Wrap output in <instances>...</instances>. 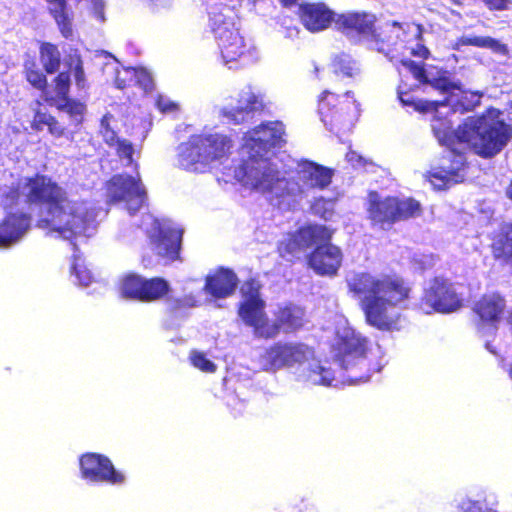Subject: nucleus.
<instances>
[{"instance_id": "obj_48", "label": "nucleus", "mask_w": 512, "mask_h": 512, "mask_svg": "<svg viewBox=\"0 0 512 512\" xmlns=\"http://www.w3.org/2000/svg\"><path fill=\"white\" fill-rule=\"evenodd\" d=\"M27 80L38 89H42L46 85V77L39 71L29 70Z\"/></svg>"}, {"instance_id": "obj_16", "label": "nucleus", "mask_w": 512, "mask_h": 512, "mask_svg": "<svg viewBox=\"0 0 512 512\" xmlns=\"http://www.w3.org/2000/svg\"><path fill=\"white\" fill-rule=\"evenodd\" d=\"M214 145L218 153L223 151V143L219 138H196L190 137L189 141L178 146V165L191 172H205L211 168V154H203L201 145ZM215 156V154H213ZM216 155H218L216 153Z\"/></svg>"}, {"instance_id": "obj_30", "label": "nucleus", "mask_w": 512, "mask_h": 512, "mask_svg": "<svg viewBox=\"0 0 512 512\" xmlns=\"http://www.w3.org/2000/svg\"><path fill=\"white\" fill-rule=\"evenodd\" d=\"M304 310L296 305L281 308L277 314V323L285 332H292L304 324Z\"/></svg>"}, {"instance_id": "obj_46", "label": "nucleus", "mask_w": 512, "mask_h": 512, "mask_svg": "<svg viewBox=\"0 0 512 512\" xmlns=\"http://www.w3.org/2000/svg\"><path fill=\"white\" fill-rule=\"evenodd\" d=\"M457 507L460 512H482L483 510V506L479 501H474L469 498L460 499Z\"/></svg>"}, {"instance_id": "obj_12", "label": "nucleus", "mask_w": 512, "mask_h": 512, "mask_svg": "<svg viewBox=\"0 0 512 512\" xmlns=\"http://www.w3.org/2000/svg\"><path fill=\"white\" fill-rule=\"evenodd\" d=\"M107 197L110 202L124 204L133 215L145 204L147 193L139 173L136 176L117 174L107 183Z\"/></svg>"}, {"instance_id": "obj_10", "label": "nucleus", "mask_w": 512, "mask_h": 512, "mask_svg": "<svg viewBox=\"0 0 512 512\" xmlns=\"http://www.w3.org/2000/svg\"><path fill=\"white\" fill-rule=\"evenodd\" d=\"M462 301L461 294L453 283L436 277L424 288L419 307L426 314L450 313L458 310Z\"/></svg>"}, {"instance_id": "obj_22", "label": "nucleus", "mask_w": 512, "mask_h": 512, "mask_svg": "<svg viewBox=\"0 0 512 512\" xmlns=\"http://www.w3.org/2000/svg\"><path fill=\"white\" fill-rule=\"evenodd\" d=\"M309 256V266L319 275L334 276L341 266L343 254L339 247L319 242Z\"/></svg>"}, {"instance_id": "obj_39", "label": "nucleus", "mask_w": 512, "mask_h": 512, "mask_svg": "<svg viewBox=\"0 0 512 512\" xmlns=\"http://www.w3.org/2000/svg\"><path fill=\"white\" fill-rule=\"evenodd\" d=\"M399 99L403 105L413 106L415 110L430 112L433 109L437 108V101L430 100H413L408 93H399Z\"/></svg>"}, {"instance_id": "obj_3", "label": "nucleus", "mask_w": 512, "mask_h": 512, "mask_svg": "<svg viewBox=\"0 0 512 512\" xmlns=\"http://www.w3.org/2000/svg\"><path fill=\"white\" fill-rule=\"evenodd\" d=\"M351 292L362 295V306L367 322L382 330L397 328L396 307H404L410 287L400 277L358 273L348 280Z\"/></svg>"}, {"instance_id": "obj_26", "label": "nucleus", "mask_w": 512, "mask_h": 512, "mask_svg": "<svg viewBox=\"0 0 512 512\" xmlns=\"http://www.w3.org/2000/svg\"><path fill=\"white\" fill-rule=\"evenodd\" d=\"M303 25L311 32L326 29L333 20V12L323 3L305 4L300 7Z\"/></svg>"}, {"instance_id": "obj_28", "label": "nucleus", "mask_w": 512, "mask_h": 512, "mask_svg": "<svg viewBox=\"0 0 512 512\" xmlns=\"http://www.w3.org/2000/svg\"><path fill=\"white\" fill-rule=\"evenodd\" d=\"M49 14L54 19L61 35L66 39L73 37L74 13L67 0H45Z\"/></svg>"}, {"instance_id": "obj_60", "label": "nucleus", "mask_w": 512, "mask_h": 512, "mask_svg": "<svg viewBox=\"0 0 512 512\" xmlns=\"http://www.w3.org/2000/svg\"><path fill=\"white\" fill-rule=\"evenodd\" d=\"M486 348L493 354H496V351L493 349L490 342H486Z\"/></svg>"}, {"instance_id": "obj_56", "label": "nucleus", "mask_w": 512, "mask_h": 512, "mask_svg": "<svg viewBox=\"0 0 512 512\" xmlns=\"http://www.w3.org/2000/svg\"><path fill=\"white\" fill-rule=\"evenodd\" d=\"M347 157V160L349 162H354L356 159L357 161H360L361 160V157L360 156H357V154L355 152H350L346 155Z\"/></svg>"}, {"instance_id": "obj_27", "label": "nucleus", "mask_w": 512, "mask_h": 512, "mask_svg": "<svg viewBox=\"0 0 512 512\" xmlns=\"http://www.w3.org/2000/svg\"><path fill=\"white\" fill-rule=\"evenodd\" d=\"M237 283L238 278L233 271L221 268L206 278L204 290L215 298H226L235 291Z\"/></svg>"}, {"instance_id": "obj_11", "label": "nucleus", "mask_w": 512, "mask_h": 512, "mask_svg": "<svg viewBox=\"0 0 512 512\" xmlns=\"http://www.w3.org/2000/svg\"><path fill=\"white\" fill-rule=\"evenodd\" d=\"M366 345V339L346 322L338 326L334 348L336 360L342 368L349 370L356 366L365 367Z\"/></svg>"}, {"instance_id": "obj_52", "label": "nucleus", "mask_w": 512, "mask_h": 512, "mask_svg": "<svg viewBox=\"0 0 512 512\" xmlns=\"http://www.w3.org/2000/svg\"><path fill=\"white\" fill-rule=\"evenodd\" d=\"M414 260L419 264L422 270L432 267L435 263L434 257L431 255H422L420 258H415Z\"/></svg>"}, {"instance_id": "obj_36", "label": "nucleus", "mask_w": 512, "mask_h": 512, "mask_svg": "<svg viewBox=\"0 0 512 512\" xmlns=\"http://www.w3.org/2000/svg\"><path fill=\"white\" fill-rule=\"evenodd\" d=\"M464 45H472L476 47L489 48L495 52L505 54L507 52L506 45L491 37L464 35L461 38Z\"/></svg>"}, {"instance_id": "obj_21", "label": "nucleus", "mask_w": 512, "mask_h": 512, "mask_svg": "<svg viewBox=\"0 0 512 512\" xmlns=\"http://www.w3.org/2000/svg\"><path fill=\"white\" fill-rule=\"evenodd\" d=\"M80 468L82 477L90 482H108L120 484L124 475L115 470L112 462L105 456L88 453L81 457Z\"/></svg>"}, {"instance_id": "obj_6", "label": "nucleus", "mask_w": 512, "mask_h": 512, "mask_svg": "<svg viewBox=\"0 0 512 512\" xmlns=\"http://www.w3.org/2000/svg\"><path fill=\"white\" fill-rule=\"evenodd\" d=\"M497 109H489L476 118H468L458 128L460 145H468L482 157L498 154L512 138V128L499 118Z\"/></svg>"}, {"instance_id": "obj_23", "label": "nucleus", "mask_w": 512, "mask_h": 512, "mask_svg": "<svg viewBox=\"0 0 512 512\" xmlns=\"http://www.w3.org/2000/svg\"><path fill=\"white\" fill-rule=\"evenodd\" d=\"M295 172L298 180L301 182L297 183L302 189V195L299 201L303 198L305 188L324 189L331 183L334 175L332 169L309 160L299 161Z\"/></svg>"}, {"instance_id": "obj_34", "label": "nucleus", "mask_w": 512, "mask_h": 512, "mask_svg": "<svg viewBox=\"0 0 512 512\" xmlns=\"http://www.w3.org/2000/svg\"><path fill=\"white\" fill-rule=\"evenodd\" d=\"M493 253L496 258H512V224L503 227L502 234L493 243Z\"/></svg>"}, {"instance_id": "obj_4", "label": "nucleus", "mask_w": 512, "mask_h": 512, "mask_svg": "<svg viewBox=\"0 0 512 512\" xmlns=\"http://www.w3.org/2000/svg\"><path fill=\"white\" fill-rule=\"evenodd\" d=\"M234 178L245 188L261 193L271 205L290 210L299 203L302 189L294 177H286L270 156L245 155Z\"/></svg>"}, {"instance_id": "obj_54", "label": "nucleus", "mask_w": 512, "mask_h": 512, "mask_svg": "<svg viewBox=\"0 0 512 512\" xmlns=\"http://www.w3.org/2000/svg\"><path fill=\"white\" fill-rule=\"evenodd\" d=\"M47 118H53L50 115H47L45 113H37L34 118V125L36 129H40V124H49V120Z\"/></svg>"}, {"instance_id": "obj_29", "label": "nucleus", "mask_w": 512, "mask_h": 512, "mask_svg": "<svg viewBox=\"0 0 512 512\" xmlns=\"http://www.w3.org/2000/svg\"><path fill=\"white\" fill-rule=\"evenodd\" d=\"M331 68L334 75L341 80L356 79L361 74L359 62L350 54L344 52L333 57Z\"/></svg>"}, {"instance_id": "obj_19", "label": "nucleus", "mask_w": 512, "mask_h": 512, "mask_svg": "<svg viewBox=\"0 0 512 512\" xmlns=\"http://www.w3.org/2000/svg\"><path fill=\"white\" fill-rule=\"evenodd\" d=\"M224 65L229 69L254 63L257 59L256 49L248 45L239 30L230 32L229 35L217 39Z\"/></svg>"}, {"instance_id": "obj_37", "label": "nucleus", "mask_w": 512, "mask_h": 512, "mask_svg": "<svg viewBox=\"0 0 512 512\" xmlns=\"http://www.w3.org/2000/svg\"><path fill=\"white\" fill-rule=\"evenodd\" d=\"M336 197H318L315 198L311 205V210L315 215L320 216L325 220L331 219L334 214Z\"/></svg>"}, {"instance_id": "obj_31", "label": "nucleus", "mask_w": 512, "mask_h": 512, "mask_svg": "<svg viewBox=\"0 0 512 512\" xmlns=\"http://www.w3.org/2000/svg\"><path fill=\"white\" fill-rule=\"evenodd\" d=\"M196 138H205V139L219 138V140H221V142L223 143V148H224L223 151L219 152V155H215V157L211 158V166L216 163H221L223 159L227 158V156L230 152V149L232 147L231 140L223 134H219V133L202 134V135H196ZM217 148L218 147L214 146V145H206V144L201 145L203 154H211V156H214L213 154H216V153L218 154Z\"/></svg>"}, {"instance_id": "obj_13", "label": "nucleus", "mask_w": 512, "mask_h": 512, "mask_svg": "<svg viewBox=\"0 0 512 512\" xmlns=\"http://www.w3.org/2000/svg\"><path fill=\"white\" fill-rule=\"evenodd\" d=\"M241 292L246 297L245 302L239 309V315L243 321L255 328V334L259 337L272 338L277 335L279 325L267 323L263 308L264 302L258 296L256 282H246L241 287Z\"/></svg>"}, {"instance_id": "obj_17", "label": "nucleus", "mask_w": 512, "mask_h": 512, "mask_svg": "<svg viewBox=\"0 0 512 512\" xmlns=\"http://www.w3.org/2000/svg\"><path fill=\"white\" fill-rule=\"evenodd\" d=\"M335 102H337V97L325 91L318 107L321 120L326 126L330 125L331 131L334 128L349 130L359 115L358 104L355 100H347L339 109H335Z\"/></svg>"}, {"instance_id": "obj_47", "label": "nucleus", "mask_w": 512, "mask_h": 512, "mask_svg": "<svg viewBox=\"0 0 512 512\" xmlns=\"http://www.w3.org/2000/svg\"><path fill=\"white\" fill-rule=\"evenodd\" d=\"M128 70H135L133 67H126L122 70L116 69V76H115V85L119 89L125 88L127 85H129L131 82L134 81V77L127 76L126 72Z\"/></svg>"}, {"instance_id": "obj_58", "label": "nucleus", "mask_w": 512, "mask_h": 512, "mask_svg": "<svg viewBox=\"0 0 512 512\" xmlns=\"http://www.w3.org/2000/svg\"><path fill=\"white\" fill-rule=\"evenodd\" d=\"M297 0H280V2L284 5V6H290L292 4H294Z\"/></svg>"}, {"instance_id": "obj_40", "label": "nucleus", "mask_w": 512, "mask_h": 512, "mask_svg": "<svg viewBox=\"0 0 512 512\" xmlns=\"http://www.w3.org/2000/svg\"><path fill=\"white\" fill-rule=\"evenodd\" d=\"M64 104L60 105V108L70 115L73 122L77 125L82 121V117L85 111L84 104L69 99H63Z\"/></svg>"}, {"instance_id": "obj_45", "label": "nucleus", "mask_w": 512, "mask_h": 512, "mask_svg": "<svg viewBox=\"0 0 512 512\" xmlns=\"http://www.w3.org/2000/svg\"><path fill=\"white\" fill-rule=\"evenodd\" d=\"M71 63L70 65H74V77L76 81V85L79 88H83L85 86V73L83 69L82 60L78 55L70 57Z\"/></svg>"}, {"instance_id": "obj_9", "label": "nucleus", "mask_w": 512, "mask_h": 512, "mask_svg": "<svg viewBox=\"0 0 512 512\" xmlns=\"http://www.w3.org/2000/svg\"><path fill=\"white\" fill-rule=\"evenodd\" d=\"M376 17L367 12H350L342 14L336 20L339 29L354 41H367L371 48L389 56L394 43L385 42L376 34Z\"/></svg>"}, {"instance_id": "obj_18", "label": "nucleus", "mask_w": 512, "mask_h": 512, "mask_svg": "<svg viewBox=\"0 0 512 512\" xmlns=\"http://www.w3.org/2000/svg\"><path fill=\"white\" fill-rule=\"evenodd\" d=\"M263 100L259 94H256L251 86L244 87L237 97L227 99V102L221 107L220 114L226 119L227 123L241 124L251 118L252 114L262 109Z\"/></svg>"}, {"instance_id": "obj_2", "label": "nucleus", "mask_w": 512, "mask_h": 512, "mask_svg": "<svg viewBox=\"0 0 512 512\" xmlns=\"http://www.w3.org/2000/svg\"><path fill=\"white\" fill-rule=\"evenodd\" d=\"M413 77L420 83L430 85L445 96L444 100L437 101L436 115L432 119V130L441 145L450 148L447 155L449 165L442 164L429 172V181L435 189L442 190L461 183L465 178V157L455 147L460 144L457 137L458 129H452V121L446 117L442 118L439 108L450 107L453 113H463L471 110L480 103L482 93L479 91L464 90L458 80L450 77L448 71L435 67L424 68L420 63L412 60L402 62Z\"/></svg>"}, {"instance_id": "obj_49", "label": "nucleus", "mask_w": 512, "mask_h": 512, "mask_svg": "<svg viewBox=\"0 0 512 512\" xmlns=\"http://www.w3.org/2000/svg\"><path fill=\"white\" fill-rule=\"evenodd\" d=\"M156 105L161 112L167 113L177 109V104L165 96H158Z\"/></svg>"}, {"instance_id": "obj_43", "label": "nucleus", "mask_w": 512, "mask_h": 512, "mask_svg": "<svg viewBox=\"0 0 512 512\" xmlns=\"http://www.w3.org/2000/svg\"><path fill=\"white\" fill-rule=\"evenodd\" d=\"M114 145L117 146L118 156L126 161V165H130L133 162L134 148L128 140H118Z\"/></svg>"}, {"instance_id": "obj_7", "label": "nucleus", "mask_w": 512, "mask_h": 512, "mask_svg": "<svg viewBox=\"0 0 512 512\" xmlns=\"http://www.w3.org/2000/svg\"><path fill=\"white\" fill-rule=\"evenodd\" d=\"M367 211L374 226L387 229L396 221L417 216L420 204L412 198H382L377 192H370Z\"/></svg>"}, {"instance_id": "obj_5", "label": "nucleus", "mask_w": 512, "mask_h": 512, "mask_svg": "<svg viewBox=\"0 0 512 512\" xmlns=\"http://www.w3.org/2000/svg\"><path fill=\"white\" fill-rule=\"evenodd\" d=\"M259 364L265 371L296 366V379L312 385L330 386L334 380L333 371L322 366L313 350L303 343H276L260 355Z\"/></svg>"}, {"instance_id": "obj_38", "label": "nucleus", "mask_w": 512, "mask_h": 512, "mask_svg": "<svg viewBox=\"0 0 512 512\" xmlns=\"http://www.w3.org/2000/svg\"><path fill=\"white\" fill-rule=\"evenodd\" d=\"M113 121V115L105 114L100 122V134L102 135L104 141L111 146L119 140L114 128L112 127Z\"/></svg>"}, {"instance_id": "obj_59", "label": "nucleus", "mask_w": 512, "mask_h": 512, "mask_svg": "<svg viewBox=\"0 0 512 512\" xmlns=\"http://www.w3.org/2000/svg\"><path fill=\"white\" fill-rule=\"evenodd\" d=\"M387 28H389V29H400L401 26H400L399 23L393 22L391 25H388Z\"/></svg>"}, {"instance_id": "obj_15", "label": "nucleus", "mask_w": 512, "mask_h": 512, "mask_svg": "<svg viewBox=\"0 0 512 512\" xmlns=\"http://www.w3.org/2000/svg\"><path fill=\"white\" fill-rule=\"evenodd\" d=\"M331 231L322 225H309L285 237L278 246L280 256L286 260L298 257L306 249L331 239Z\"/></svg>"}, {"instance_id": "obj_32", "label": "nucleus", "mask_w": 512, "mask_h": 512, "mask_svg": "<svg viewBox=\"0 0 512 512\" xmlns=\"http://www.w3.org/2000/svg\"><path fill=\"white\" fill-rule=\"evenodd\" d=\"M142 302H151L161 299L169 292V284L162 278L145 279Z\"/></svg>"}, {"instance_id": "obj_61", "label": "nucleus", "mask_w": 512, "mask_h": 512, "mask_svg": "<svg viewBox=\"0 0 512 512\" xmlns=\"http://www.w3.org/2000/svg\"><path fill=\"white\" fill-rule=\"evenodd\" d=\"M507 196L512 199V181H511V184L509 185L508 189H507Z\"/></svg>"}, {"instance_id": "obj_8", "label": "nucleus", "mask_w": 512, "mask_h": 512, "mask_svg": "<svg viewBox=\"0 0 512 512\" xmlns=\"http://www.w3.org/2000/svg\"><path fill=\"white\" fill-rule=\"evenodd\" d=\"M141 227L159 256L167 261L179 258L183 229L171 220L160 221L151 214L143 215Z\"/></svg>"}, {"instance_id": "obj_20", "label": "nucleus", "mask_w": 512, "mask_h": 512, "mask_svg": "<svg viewBox=\"0 0 512 512\" xmlns=\"http://www.w3.org/2000/svg\"><path fill=\"white\" fill-rule=\"evenodd\" d=\"M506 308L505 299L496 293L486 294L474 305V312L478 317L476 328L483 336L493 334L497 328Z\"/></svg>"}, {"instance_id": "obj_35", "label": "nucleus", "mask_w": 512, "mask_h": 512, "mask_svg": "<svg viewBox=\"0 0 512 512\" xmlns=\"http://www.w3.org/2000/svg\"><path fill=\"white\" fill-rule=\"evenodd\" d=\"M60 52L57 46L44 43L40 49L41 63L47 73H55L60 67Z\"/></svg>"}, {"instance_id": "obj_63", "label": "nucleus", "mask_w": 512, "mask_h": 512, "mask_svg": "<svg viewBox=\"0 0 512 512\" xmlns=\"http://www.w3.org/2000/svg\"><path fill=\"white\" fill-rule=\"evenodd\" d=\"M345 96L348 98L350 96V92H346Z\"/></svg>"}, {"instance_id": "obj_14", "label": "nucleus", "mask_w": 512, "mask_h": 512, "mask_svg": "<svg viewBox=\"0 0 512 512\" xmlns=\"http://www.w3.org/2000/svg\"><path fill=\"white\" fill-rule=\"evenodd\" d=\"M284 127L281 122L262 124L244 137L241 155L270 156L272 148L279 147L283 142Z\"/></svg>"}, {"instance_id": "obj_57", "label": "nucleus", "mask_w": 512, "mask_h": 512, "mask_svg": "<svg viewBox=\"0 0 512 512\" xmlns=\"http://www.w3.org/2000/svg\"><path fill=\"white\" fill-rule=\"evenodd\" d=\"M351 377H352V381H353V382H355V383H356V382H366V381H368V379H369V376H368V375H367V376H365V377L361 376V377H359V378H358L357 376H351Z\"/></svg>"}, {"instance_id": "obj_33", "label": "nucleus", "mask_w": 512, "mask_h": 512, "mask_svg": "<svg viewBox=\"0 0 512 512\" xmlns=\"http://www.w3.org/2000/svg\"><path fill=\"white\" fill-rule=\"evenodd\" d=\"M145 279L138 275H128L123 278L120 291L125 298L141 301Z\"/></svg>"}, {"instance_id": "obj_53", "label": "nucleus", "mask_w": 512, "mask_h": 512, "mask_svg": "<svg viewBox=\"0 0 512 512\" xmlns=\"http://www.w3.org/2000/svg\"><path fill=\"white\" fill-rule=\"evenodd\" d=\"M49 120L48 129L52 135L60 136L63 134V128L54 118H47Z\"/></svg>"}, {"instance_id": "obj_42", "label": "nucleus", "mask_w": 512, "mask_h": 512, "mask_svg": "<svg viewBox=\"0 0 512 512\" xmlns=\"http://www.w3.org/2000/svg\"><path fill=\"white\" fill-rule=\"evenodd\" d=\"M190 360L192 365L201 371L214 372L216 370V365L202 352L192 351L190 354Z\"/></svg>"}, {"instance_id": "obj_41", "label": "nucleus", "mask_w": 512, "mask_h": 512, "mask_svg": "<svg viewBox=\"0 0 512 512\" xmlns=\"http://www.w3.org/2000/svg\"><path fill=\"white\" fill-rule=\"evenodd\" d=\"M127 76L134 77V82L142 87L145 91H149L153 87V79L151 74L144 68H135V70H128Z\"/></svg>"}, {"instance_id": "obj_62", "label": "nucleus", "mask_w": 512, "mask_h": 512, "mask_svg": "<svg viewBox=\"0 0 512 512\" xmlns=\"http://www.w3.org/2000/svg\"><path fill=\"white\" fill-rule=\"evenodd\" d=\"M416 31H417V36L420 37V35L422 33V27L420 25H416Z\"/></svg>"}, {"instance_id": "obj_44", "label": "nucleus", "mask_w": 512, "mask_h": 512, "mask_svg": "<svg viewBox=\"0 0 512 512\" xmlns=\"http://www.w3.org/2000/svg\"><path fill=\"white\" fill-rule=\"evenodd\" d=\"M56 93L62 100L66 99L70 86V75L67 72L60 73L56 79Z\"/></svg>"}, {"instance_id": "obj_25", "label": "nucleus", "mask_w": 512, "mask_h": 512, "mask_svg": "<svg viewBox=\"0 0 512 512\" xmlns=\"http://www.w3.org/2000/svg\"><path fill=\"white\" fill-rule=\"evenodd\" d=\"M30 228L26 214H9L0 224V248H7L19 241Z\"/></svg>"}, {"instance_id": "obj_55", "label": "nucleus", "mask_w": 512, "mask_h": 512, "mask_svg": "<svg viewBox=\"0 0 512 512\" xmlns=\"http://www.w3.org/2000/svg\"><path fill=\"white\" fill-rule=\"evenodd\" d=\"M413 54L421 58H427L429 50L424 45L417 44L416 48L413 49Z\"/></svg>"}, {"instance_id": "obj_51", "label": "nucleus", "mask_w": 512, "mask_h": 512, "mask_svg": "<svg viewBox=\"0 0 512 512\" xmlns=\"http://www.w3.org/2000/svg\"><path fill=\"white\" fill-rule=\"evenodd\" d=\"M196 305V300L193 296H186L183 299H177L170 303L172 309H177L180 307H193Z\"/></svg>"}, {"instance_id": "obj_50", "label": "nucleus", "mask_w": 512, "mask_h": 512, "mask_svg": "<svg viewBox=\"0 0 512 512\" xmlns=\"http://www.w3.org/2000/svg\"><path fill=\"white\" fill-rule=\"evenodd\" d=\"M484 2L490 9L494 10H506L509 5H512V0H484Z\"/></svg>"}, {"instance_id": "obj_24", "label": "nucleus", "mask_w": 512, "mask_h": 512, "mask_svg": "<svg viewBox=\"0 0 512 512\" xmlns=\"http://www.w3.org/2000/svg\"><path fill=\"white\" fill-rule=\"evenodd\" d=\"M208 17L209 28L216 40L229 35L232 31L239 30L236 27V13L233 8L226 4H211Z\"/></svg>"}, {"instance_id": "obj_1", "label": "nucleus", "mask_w": 512, "mask_h": 512, "mask_svg": "<svg viewBox=\"0 0 512 512\" xmlns=\"http://www.w3.org/2000/svg\"><path fill=\"white\" fill-rule=\"evenodd\" d=\"M6 199H10L11 204L22 201L39 207L37 227L46 230L50 236L71 242L74 249L72 274L79 285L88 286L92 274L72 240L81 235L89 236L95 229L96 215L89 204L69 199L62 187L43 175L20 179L16 189L10 191Z\"/></svg>"}]
</instances>
